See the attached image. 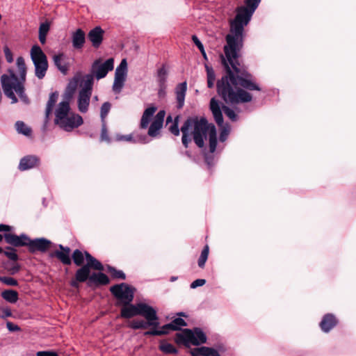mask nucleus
<instances>
[{
    "instance_id": "obj_1",
    "label": "nucleus",
    "mask_w": 356,
    "mask_h": 356,
    "mask_svg": "<svg viewBox=\"0 0 356 356\" xmlns=\"http://www.w3.org/2000/svg\"><path fill=\"white\" fill-rule=\"evenodd\" d=\"M261 1L245 0V6L237 9L236 15L230 23V33L226 36L227 44L224 47L225 58L221 56L227 74L217 83L218 93L227 104H238L252 101L251 94L238 86L248 90H261L251 74L239 69L238 60L243 47L244 27L250 21Z\"/></svg>"
},
{
    "instance_id": "obj_2",
    "label": "nucleus",
    "mask_w": 356,
    "mask_h": 356,
    "mask_svg": "<svg viewBox=\"0 0 356 356\" xmlns=\"http://www.w3.org/2000/svg\"><path fill=\"white\" fill-rule=\"evenodd\" d=\"M182 133L181 142L188 147L191 142L190 134H193L195 144L200 148L204 146V140L209 136V151L213 153L217 146V132L213 124L208 123L204 118H189L181 127Z\"/></svg>"
},
{
    "instance_id": "obj_3",
    "label": "nucleus",
    "mask_w": 356,
    "mask_h": 356,
    "mask_svg": "<svg viewBox=\"0 0 356 356\" xmlns=\"http://www.w3.org/2000/svg\"><path fill=\"white\" fill-rule=\"evenodd\" d=\"M16 65L19 74L18 78L13 70H9L8 74H4L1 77V83L5 95L11 99L12 104H16L18 99L14 91L18 95L19 99L26 104L30 103L29 98L25 93L24 83L26 81L27 67L22 56H19Z\"/></svg>"
},
{
    "instance_id": "obj_4",
    "label": "nucleus",
    "mask_w": 356,
    "mask_h": 356,
    "mask_svg": "<svg viewBox=\"0 0 356 356\" xmlns=\"http://www.w3.org/2000/svg\"><path fill=\"white\" fill-rule=\"evenodd\" d=\"M4 238L6 243L10 245L15 248L27 247L29 252L32 254L36 252H46L52 245L50 240L45 238L31 239L25 234L19 236L15 234H5Z\"/></svg>"
},
{
    "instance_id": "obj_5",
    "label": "nucleus",
    "mask_w": 356,
    "mask_h": 356,
    "mask_svg": "<svg viewBox=\"0 0 356 356\" xmlns=\"http://www.w3.org/2000/svg\"><path fill=\"white\" fill-rule=\"evenodd\" d=\"M78 86L82 87L79 95V108L80 111L86 112L89 104V74L83 76L81 74H76L69 82L65 90L74 93Z\"/></svg>"
},
{
    "instance_id": "obj_6",
    "label": "nucleus",
    "mask_w": 356,
    "mask_h": 356,
    "mask_svg": "<svg viewBox=\"0 0 356 356\" xmlns=\"http://www.w3.org/2000/svg\"><path fill=\"white\" fill-rule=\"evenodd\" d=\"M207 336L200 328L193 330L184 329L175 335V341L177 343L198 346L207 341Z\"/></svg>"
},
{
    "instance_id": "obj_7",
    "label": "nucleus",
    "mask_w": 356,
    "mask_h": 356,
    "mask_svg": "<svg viewBox=\"0 0 356 356\" xmlns=\"http://www.w3.org/2000/svg\"><path fill=\"white\" fill-rule=\"evenodd\" d=\"M31 58L35 67V76L42 79L49 67L47 56L38 45H33L31 49Z\"/></svg>"
},
{
    "instance_id": "obj_8",
    "label": "nucleus",
    "mask_w": 356,
    "mask_h": 356,
    "mask_svg": "<svg viewBox=\"0 0 356 356\" xmlns=\"http://www.w3.org/2000/svg\"><path fill=\"white\" fill-rule=\"evenodd\" d=\"M114 68V59L110 58L102 62L101 58L95 60L90 68V86L92 85V79L93 77L97 80L104 78L108 72L112 71Z\"/></svg>"
},
{
    "instance_id": "obj_9",
    "label": "nucleus",
    "mask_w": 356,
    "mask_h": 356,
    "mask_svg": "<svg viewBox=\"0 0 356 356\" xmlns=\"http://www.w3.org/2000/svg\"><path fill=\"white\" fill-rule=\"evenodd\" d=\"M210 109L212 112L216 122L219 126H222L223 124L222 109L229 120L232 121L237 120L238 117L235 112L227 106H222L221 107L218 101H217L215 98H212L210 101Z\"/></svg>"
},
{
    "instance_id": "obj_10",
    "label": "nucleus",
    "mask_w": 356,
    "mask_h": 356,
    "mask_svg": "<svg viewBox=\"0 0 356 356\" xmlns=\"http://www.w3.org/2000/svg\"><path fill=\"white\" fill-rule=\"evenodd\" d=\"M110 291L121 304L128 305L134 299L135 289L126 283H121L111 286Z\"/></svg>"
},
{
    "instance_id": "obj_11",
    "label": "nucleus",
    "mask_w": 356,
    "mask_h": 356,
    "mask_svg": "<svg viewBox=\"0 0 356 356\" xmlns=\"http://www.w3.org/2000/svg\"><path fill=\"white\" fill-rule=\"evenodd\" d=\"M128 75V64L127 59L123 58L116 67L112 90L114 93L119 94L125 85Z\"/></svg>"
},
{
    "instance_id": "obj_12",
    "label": "nucleus",
    "mask_w": 356,
    "mask_h": 356,
    "mask_svg": "<svg viewBox=\"0 0 356 356\" xmlns=\"http://www.w3.org/2000/svg\"><path fill=\"white\" fill-rule=\"evenodd\" d=\"M86 264L77 270L74 278L70 281V285L73 288L78 289L79 282H84L89 279V252H85Z\"/></svg>"
},
{
    "instance_id": "obj_13",
    "label": "nucleus",
    "mask_w": 356,
    "mask_h": 356,
    "mask_svg": "<svg viewBox=\"0 0 356 356\" xmlns=\"http://www.w3.org/2000/svg\"><path fill=\"white\" fill-rule=\"evenodd\" d=\"M138 315L143 316L149 325L156 327L159 325L156 311L151 306L145 303H138Z\"/></svg>"
},
{
    "instance_id": "obj_14",
    "label": "nucleus",
    "mask_w": 356,
    "mask_h": 356,
    "mask_svg": "<svg viewBox=\"0 0 356 356\" xmlns=\"http://www.w3.org/2000/svg\"><path fill=\"white\" fill-rule=\"evenodd\" d=\"M83 123L82 118L78 114H70L65 117L61 121L58 122L60 127L65 131H70L72 129L79 127Z\"/></svg>"
},
{
    "instance_id": "obj_15",
    "label": "nucleus",
    "mask_w": 356,
    "mask_h": 356,
    "mask_svg": "<svg viewBox=\"0 0 356 356\" xmlns=\"http://www.w3.org/2000/svg\"><path fill=\"white\" fill-rule=\"evenodd\" d=\"M165 115V113L164 111H159L157 113L149 127L148 135L149 136L155 138L159 136V131L163 127Z\"/></svg>"
},
{
    "instance_id": "obj_16",
    "label": "nucleus",
    "mask_w": 356,
    "mask_h": 356,
    "mask_svg": "<svg viewBox=\"0 0 356 356\" xmlns=\"http://www.w3.org/2000/svg\"><path fill=\"white\" fill-rule=\"evenodd\" d=\"M338 323L337 317L332 314H325L319 323L321 330L325 332H330Z\"/></svg>"
},
{
    "instance_id": "obj_17",
    "label": "nucleus",
    "mask_w": 356,
    "mask_h": 356,
    "mask_svg": "<svg viewBox=\"0 0 356 356\" xmlns=\"http://www.w3.org/2000/svg\"><path fill=\"white\" fill-rule=\"evenodd\" d=\"M59 248L60 250H55L51 253L50 256L51 257H56L64 265H70L72 264L70 258V248L68 247H64L62 245H59Z\"/></svg>"
},
{
    "instance_id": "obj_18",
    "label": "nucleus",
    "mask_w": 356,
    "mask_h": 356,
    "mask_svg": "<svg viewBox=\"0 0 356 356\" xmlns=\"http://www.w3.org/2000/svg\"><path fill=\"white\" fill-rule=\"evenodd\" d=\"M104 33L105 31L100 26L90 29V46L95 49L99 48L103 42Z\"/></svg>"
},
{
    "instance_id": "obj_19",
    "label": "nucleus",
    "mask_w": 356,
    "mask_h": 356,
    "mask_svg": "<svg viewBox=\"0 0 356 356\" xmlns=\"http://www.w3.org/2000/svg\"><path fill=\"white\" fill-rule=\"evenodd\" d=\"M40 164V159L33 155H29L23 157L19 162V169L20 170H26L34 167L38 166Z\"/></svg>"
},
{
    "instance_id": "obj_20",
    "label": "nucleus",
    "mask_w": 356,
    "mask_h": 356,
    "mask_svg": "<svg viewBox=\"0 0 356 356\" xmlns=\"http://www.w3.org/2000/svg\"><path fill=\"white\" fill-rule=\"evenodd\" d=\"M70 104L67 102H61L58 106V108L56 109L55 111V123L57 124L60 121H61L63 119L65 118V117L70 115Z\"/></svg>"
},
{
    "instance_id": "obj_21",
    "label": "nucleus",
    "mask_w": 356,
    "mask_h": 356,
    "mask_svg": "<svg viewBox=\"0 0 356 356\" xmlns=\"http://www.w3.org/2000/svg\"><path fill=\"white\" fill-rule=\"evenodd\" d=\"M187 90L186 82H183L177 85L175 89L176 99L178 108H181L184 105L185 96Z\"/></svg>"
},
{
    "instance_id": "obj_22",
    "label": "nucleus",
    "mask_w": 356,
    "mask_h": 356,
    "mask_svg": "<svg viewBox=\"0 0 356 356\" xmlns=\"http://www.w3.org/2000/svg\"><path fill=\"white\" fill-rule=\"evenodd\" d=\"M156 111L155 106H150L145 110L140 120V128L146 129L148 127Z\"/></svg>"
},
{
    "instance_id": "obj_23",
    "label": "nucleus",
    "mask_w": 356,
    "mask_h": 356,
    "mask_svg": "<svg viewBox=\"0 0 356 356\" xmlns=\"http://www.w3.org/2000/svg\"><path fill=\"white\" fill-rule=\"evenodd\" d=\"M138 303L136 305H124V307L121 309V316L124 318H131L132 316L138 315Z\"/></svg>"
},
{
    "instance_id": "obj_24",
    "label": "nucleus",
    "mask_w": 356,
    "mask_h": 356,
    "mask_svg": "<svg viewBox=\"0 0 356 356\" xmlns=\"http://www.w3.org/2000/svg\"><path fill=\"white\" fill-rule=\"evenodd\" d=\"M86 41V34L81 29L76 30L72 35V44L75 49H81Z\"/></svg>"
},
{
    "instance_id": "obj_25",
    "label": "nucleus",
    "mask_w": 356,
    "mask_h": 356,
    "mask_svg": "<svg viewBox=\"0 0 356 356\" xmlns=\"http://www.w3.org/2000/svg\"><path fill=\"white\" fill-rule=\"evenodd\" d=\"M109 283L108 276L101 272L90 274V285H106Z\"/></svg>"
},
{
    "instance_id": "obj_26",
    "label": "nucleus",
    "mask_w": 356,
    "mask_h": 356,
    "mask_svg": "<svg viewBox=\"0 0 356 356\" xmlns=\"http://www.w3.org/2000/svg\"><path fill=\"white\" fill-rule=\"evenodd\" d=\"M58 98V92L57 91L51 92L49 95V100L47 104L45 111V118L47 120L49 119L50 114L51 113L53 108L55 106Z\"/></svg>"
},
{
    "instance_id": "obj_27",
    "label": "nucleus",
    "mask_w": 356,
    "mask_h": 356,
    "mask_svg": "<svg viewBox=\"0 0 356 356\" xmlns=\"http://www.w3.org/2000/svg\"><path fill=\"white\" fill-rule=\"evenodd\" d=\"M1 297L10 303H15L19 298L17 291L12 289H7L2 291Z\"/></svg>"
},
{
    "instance_id": "obj_28",
    "label": "nucleus",
    "mask_w": 356,
    "mask_h": 356,
    "mask_svg": "<svg viewBox=\"0 0 356 356\" xmlns=\"http://www.w3.org/2000/svg\"><path fill=\"white\" fill-rule=\"evenodd\" d=\"M186 323L185 321L181 318H177L174 319L170 323L166 324L163 326L164 330H167L168 332L170 330H177L181 328V327L186 326Z\"/></svg>"
},
{
    "instance_id": "obj_29",
    "label": "nucleus",
    "mask_w": 356,
    "mask_h": 356,
    "mask_svg": "<svg viewBox=\"0 0 356 356\" xmlns=\"http://www.w3.org/2000/svg\"><path fill=\"white\" fill-rule=\"evenodd\" d=\"M63 56V54L54 55L53 59H54V65L57 67V68L63 74H66L68 71V67L66 65H62V63H61Z\"/></svg>"
},
{
    "instance_id": "obj_30",
    "label": "nucleus",
    "mask_w": 356,
    "mask_h": 356,
    "mask_svg": "<svg viewBox=\"0 0 356 356\" xmlns=\"http://www.w3.org/2000/svg\"><path fill=\"white\" fill-rule=\"evenodd\" d=\"M107 271L111 274L113 279L124 280L126 279V275L122 270H117L114 267L111 266H107Z\"/></svg>"
},
{
    "instance_id": "obj_31",
    "label": "nucleus",
    "mask_w": 356,
    "mask_h": 356,
    "mask_svg": "<svg viewBox=\"0 0 356 356\" xmlns=\"http://www.w3.org/2000/svg\"><path fill=\"white\" fill-rule=\"evenodd\" d=\"M15 127L18 133L25 136H29L31 134V129L22 121H17L15 123Z\"/></svg>"
},
{
    "instance_id": "obj_32",
    "label": "nucleus",
    "mask_w": 356,
    "mask_h": 356,
    "mask_svg": "<svg viewBox=\"0 0 356 356\" xmlns=\"http://www.w3.org/2000/svg\"><path fill=\"white\" fill-rule=\"evenodd\" d=\"M74 263L77 266H81L84 262V257L82 252L78 249L75 250L72 255Z\"/></svg>"
},
{
    "instance_id": "obj_33",
    "label": "nucleus",
    "mask_w": 356,
    "mask_h": 356,
    "mask_svg": "<svg viewBox=\"0 0 356 356\" xmlns=\"http://www.w3.org/2000/svg\"><path fill=\"white\" fill-rule=\"evenodd\" d=\"M6 257H7L9 259L17 261L19 259L17 254L16 253V250L13 247L8 246L6 248V250H3L2 252Z\"/></svg>"
},
{
    "instance_id": "obj_34",
    "label": "nucleus",
    "mask_w": 356,
    "mask_h": 356,
    "mask_svg": "<svg viewBox=\"0 0 356 356\" xmlns=\"http://www.w3.org/2000/svg\"><path fill=\"white\" fill-rule=\"evenodd\" d=\"M168 76L167 70L164 66L159 69L157 72V80L161 87L164 86Z\"/></svg>"
},
{
    "instance_id": "obj_35",
    "label": "nucleus",
    "mask_w": 356,
    "mask_h": 356,
    "mask_svg": "<svg viewBox=\"0 0 356 356\" xmlns=\"http://www.w3.org/2000/svg\"><path fill=\"white\" fill-rule=\"evenodd\" d=\"M209 246L208 245H206L204 249L202 250V252H201V254H200V257L198 259V266L200 268H203L205 265V263L208 259V255H209Z\"/></svg>"
},
{
    "instance_id": "obj_36",
    "label": "nucleus",
    "mask_w": 356,
    "mask_h": 356,
    "mask_svg": "<svg viewBox=\"0 0 356 356\" xmlns=\"http://www.w3.org/2000/svg\"><path fill=\"white\" fill-rule=\"evenodd\" d=\"M200 351L203 356H221L214 348L202 346L200 347Z\"/></svg>"
},
{
    "instance_id": "obj_37",
    "label": "nucleus",
    "mask_w": 356,
    "mask_h": 356,
    "mask_svg": "<svg viewBox=\"0 0 356 356\" xmlns=\"http://www.w3.org/2000/svg\"><path fill=\"white\" fill-rule=\"evenodd\" d=\"M150 326L147 321H145L143 320H135L133 321L130 327L133 329H146L147 327Z\"/></svg>"
},
{
    "instance_id": "obj_38",
    "label": "nucleus",
    "mask_w": 356,
    "mask_h": 356,
    "mask_svg": "<svg viewBox=\"0 0 356 356\" xmlns=\"http://www.w3.org/2000/svg\"><path fill=\"white\" fill-rule=\"evenodd\" d=\"M111 105L109 102H105L102 106L101 111H100V116H101L102 123L105 122V118H106V115H108V113L111 109Z\"/></svg>"
},
{
    "instance_id": "obj_39",
    "label": "nucleus",
    "mask_w": 356,
    "mask_h": 356,
    "mask_svg": "<svg viewBox=\"0 0 356 356\" xmlns=\"http://www.w3.org/2000/svg\"><path fill=\"white\" fill-rule=\"evenodd\" d=\"M192 40L195 43V44L197 46V47L200 49L203 58L205 60H207V54L205 52L204 46H203L202 43L200 42V40L198 39V38L195 35H192Z\"/></svg>"
},
{
    "instance_id": "obj_40",
    "label": "nucleus",
    "mask_w": 356,
    "mask_h": 356,
    "mask_svg": "<svg viewBox=\"0 0 356 356\" xmlns=\"http://www.w3.org/2000/svg\"><path fill=\"white\" fill-rule=\"evenodd\" d=\"M160 349L165 353H177V350L170 343H163L160 345Z\"/></svg>"
},
{
    "instance_id": "obj_41",
    "label": "nucleus",
    "mask_w": 356,
    "mask_h": 356,
    "mask_svg": "<svg viewBox=\"0 0 356 356\" xmlns=\"http://www.w3.org/2000/svg\"><path fill=\"white\" fill-rule=\"evenodd\" d=\"M0 282H1L2 283H3L8 286H14L18 285L17 281L11 277H7V276L0 277Z\"/></svg>"
},
{
    "instance_id": "obj_42",
    "label": "nucleus",
    "mask_w": 356,
    "mask_h": 356,
    "mask_svg": "<svg viewBox=\"0 0 356 356\" xmlns=\"http://www.w3.org/2000/svg\"><path fill=\"white\" fill-rule=\"evenodd\" d=\"M230 132V128L229 126H226L222 128L220 134L219 140L224 143L228 138Z\"/></svg>"
},
{
    "instance_id": "obj_43",
    "label": "nucleus",
    "mask_w": 356,
    "mask_h": 356,
    "mask_svg": "<svg viewBox=\"0 0 356 356\" xmlns=\"http://www.w3.org/2000/svg\"><path fill=\"white\" fill-rule=\"evenodd\" d=\"M179 118L178 115L175 117L174 123L169 128L170 132L175 136H179L180 132L178 127Z\"/></svg>"
},
{
    "instance_id": "obj_44",
    "label": "nucleus",
    "mask_w": 356,
    "mask_h": 356,
    "mask_svg": "<svg viewBox=\"0 0 356 356\" xmlns=\"http://www.w3.org/2000/svg\"><path fill=\"white\" fill-rule=\"evenodd\" d=\"M90 268H94L96 270H103L102 264L97 260L95 257L90 255Z\"/></svg>"
},
{
    "instance_id": "obj_45",
    "label": "nucleus",
    "mask_w": 356,
    "mask_h": 356,
    "mask_svg": "<svg viewBox=\"0 0 356 356\" xmlns=\"http://www.w3.org/2000/svg\"><path fill=\"white\" fill-rule=\"evenodd\" d=\"M115 139L118 141H127V142L133 143L134 136L132 134H128V135L118 134V135H116Z\"/></svg>"
},
{
    "instance_id": "obj_46",
    "label": "nucleus",
    "mask_w": 356,
    "mask_h": 356,
    "mask_svg": "<svg viewBox=\"0 0 356 356\" xmlns=\"http://www.w3.org/2000/svg\"><path fill=\"white\" fill-rule=\"evenodd\" d=\"M3 51L5 54V58L8 63H11L13 62V56L10 49L8 46H5L3 47Z\"/></svg>"
},
{
    "instance_id": "obj_47",
    "label": "nucleus",
    "mask_w": 356,
    "mask_h": 356,
    "mask_svg": "<svg viewBox=\"0 0 356 356\" xmlns=\"http://www.w3.org/2000/svg\"><path fill=\"white\" fill-rule=\"evenodd\" d=\"M133 143H139L145 144V143H149V140L147 139L146 136L138 134L135 137L134 136Z\"/></svg>"
},
{
    "instance_id": "obj_48",
    "label": "nucleus",
    "mask_w": 356,
    "mask_h": 356,
    "mask_svg": "<svg viewBox=\"0 0 356 356\" xmlns=\"http://www.w3.org/2000/svg\"><path fill=\"white\" fill-rule=\"evenodd\" d=\"M50 25L48 22L42 23L39 27V33L47 35L49 31Z\"/></svg>"
},
{
    "instance_id": "obj_49",
    "label": "nucleus",
    "mask_w": 356,
    "mask_h": 356,
    "mask_svg": "<svg viewBox=\"0 0 356 356\" xmlns=\"http://www.w3.org/2000/svg\"><path fill=\"white\" fill-rule=\"evenodd\" d=\"M12 316L10 309L8 307L0 308V318H6Z\"/></svg>"
},
{
    "instance_id": "obj_50",
    "label": "nucleus",
    "mask_w": 356,
    "mask_h": 356,
    "mask_svg": "<svg viewBox=\"0 0 356 356\" xmlns=\"http://www.w3.org/2000/svg\"><path fill=\"white\" fill-rule=\"evenodd\" d=\"M206 283L204 279H197L191 284V289H195L198 286H202Z\"/></svg>"
},
{
    "instance_id": "obj_51",
    "label": "nucleus",
    "mask_w": 356,
    "mask_h": 356,
    "mask_svg": "<svg viewBox=\"0 0 356 356\" xmlns=\"http://www.w3.org/2000/svg\"><path fill=\"white\" fill-rule=\"evenodd\" d=\"M101 138H102V140H105V141H107V142L109 141V138H108V134H107V130H106V128L105 122L102 123Z\"/></svg>"
},
{
    "instance_id": "obj_52",
    "label": "nucleus",
    "mask_w": 356,
    "mask_h": 356,
    "mask_svg": "<svg viewBox=\"0 0 356 356\" xmlns=\"http://www.w3.org/2000/svg\"><path fill=\"white\" fill-rule=\"evenodd\" d=\"M6 327L8 330L10 332H16L20 330V327L18 325H15L14 323L10 321L7 322Z\"/></svg>"
},
{
    "instance_id": "obj_53",
    "label": "nucleus",
    "mask_w": 356,
    "mask_h": 356,
    "mask_svg": "<svg viewBox=\"0 0 356 356\" xmlns=\"http://www.w3.org/2000/svg\"><path fill=\"white\" fill-rule=\"evenodd\" d=\"M37 356H59L54 351H39L36 354Z\"/></svg>"
},
{
    "instance_id": "obj_54",
    "label": "nucleus",
    "mask_w": 356,
    "mask_h": 356,
    "mask_svg": "<svg viewBox=\"0 0 356 356\" xmlns=\"http://www.w3.org/2000/svg\"><path fill=\"white\" fill-rule=\"evenodd\" d=\"M206 69L207 74V79L215 80L216 75L213 70L212 68L209 67L208 66H206Z\"/></svg>"
},
{
    "instance_id": "obj_55",
    "label": "nucleus",
    "mask_w": 356,
    "mask_h": 356,
    "mask_svg": "<svg viewBox=\"0 0 356 356\" xmlns=\"http://www.w3.org/2000/svg\"><path fill=\"white\" fill-rule=\"evenodd\" d=\"M168 333L167 330L163 329V326L162 327L161 330H152L147 332V334H152V335H161Z\"/></svg>"
},
{
    "instance_id": "obj_56",
    "label": "nucleus",
    "mask_w": 356,
    "mask_h": 356,
    "mask_svg": "<svg viewBox=\"0 0 356 356\" xmlns=\"http://www.w3.org/2000/svg\"><path fill=\"white\" fill-rule=\"evenodd\" d=\"M214 348L218 350V353H225L227 350V348H226L225 345L222 343H216L215 345Z\"/></svg>"
},
{
    "instance_id": "obj_57",
    "label": "nucleus",
    "mask_w": 356,
    "mask_h": 356,
    "mask_svg": "<svg viewBox=\"0 0 356 356\" xmlns=\"http://www.w3.org/2000/svg\"><path fill=\"white\" fill-rule=\"evenodd\" d=\"M74 94V92L65 90V94L63 95V97H64L63 102H67L68 104H70V102L72 99Z\"/></svg>"
},
{
    "instance_id": "obj_58",
    "label": "nucleus",
    "mask_w": 356,
    "mask_h": 356,
    "mask_svg": "<svg viewBox=\"0 0 356 356\" xmlns=\"http://www.w3.org/2000/svg\"><path fill=\"white\" fill-rule=\"evenodd\" d=\"M12 229V227L7 225L0 224V232H5V234H10V232Z\"/></svg>"
},
{
    "instance_id": "obj_59",
    "label": "nucleus",
    "mask_w": 356,
    "mask_h": 356,
    "mask_svg": "<svg viewBox=\"0 0 356 356\" xmlns=\"http://www.w3.org/2000/svg\"><path fill=\"white\" fill-rule=\"evenodd\" d=\"M191 353L192 356H203L202 352L200 351V347L193 349L191 351Z\"/></svg>"
},
{
    "instance_id": "obj_60",
    "label": "nucleus",
    "mask_w": 356,
    "mask_h": 356,
    "mask_svg": "<svg viewBox=\"0 0 356 356\" xmlns=\"http://www.w3.org/2000/svg\"><path fill=\"white\" fill-rule=\"evenodd\" d=\"M46 37L47 35L40 34L39 33V40L41 44H44L46 42Z\"/></svg>"
},
{
    "instance_id": "obj_61",
    "label": "nucleus",
    "mask_w": 356,
    "mask_h": 356,
    "mask_svg": "<svg viewBox=\"0 0 356 356\" xmlns=\"http://www.w3.org/2000/svg\"><path fill=\"white\" fill-rule=\"evenodd\" d=\"M214 82H215V80L207 79V86H208V88H213V86H214Z\"/></svg>"
},
{
    "instance_id": "obj_62",
    "label": "nucleus",
    "mask_w": 356,
    "mask_h": 356,
    "mask_svg": "<svg viewBox=\"0 0 356 356\" xmlns=\"http://www.w3.org/2000/svg\"><path fill=\"white\" fill-rule=\"evenodd\" d=\"M19 266L18 264H16L15 266H13V268H12V273L14 274L15 273H17L19 270Z\"/></svg>"
},
{
    "instance_id": "obj_63",
    "label": "nucleus",
    "mask_w": 356,
    "mask_h": 356,
    "mask_svg": "<svg viewBox=\"0 0 356 356\" xmlns=\"http://www.w3.org/2000/svg\"><path fill=\"white\" fill-rule=\"evenodd\" d=\"M170 122H172V117L170 115L167 117L166 123L168 124Z\"/></svg>"
},
{
    "instance_id": "obj_64",
    "label": "nucleus",
    "mask_w": 356,
    "mask_h": 356,
    "mask_svg": "<svg viewBox=\"0 0 356 356\" xmlns=\"http://www.w3.org/2000/svg\"><path fill=\"white\" fill-rule=\"evenodd\" d=\"M177 280V277L172 276L170 279V282H175Z\"/></svg>"
}]
</instances>
